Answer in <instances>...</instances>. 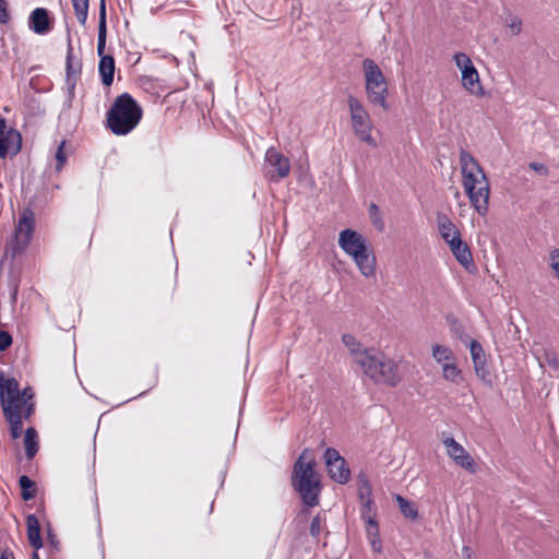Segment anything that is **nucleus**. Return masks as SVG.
Wrapping results in <instances>:
<instances>
[{"label":"nucleus","mask_w":559,"mask_h":559,"mask_svg":"<svg viewBox=\"0 0 559 559\" xmlns=\"http://www.w3.org/2000/svg\"><path fill=\"white\" fill-rule=\"evenodd\" d=\"M432 357L438 362L449 361V360H452L454 358L453 357V353H452V350L449 347L443 346V345H438V344L432 346Z\"/></svg>","instance_id":"obj_32"},{"label":"nucleus","mask_w":559,"mask_h":559,"mask_svg":"<svg viewBox=\"0 0 559 559\" xmlns=\"http://www.w3.org/2000/svg\"><path fill=\"white\" fill-rule=\"evenodd\" d=\"M21 496L23 500L28 501L36 495V484L28 476L23 475L19 479Z\"/></svg>","instance_id":"obj_29"},{"label":"nucleus","mask_w":559,"mask_h":559,"mask_svg":"<svg viewBox=\"0 0 559 559\" xmlns=\"http://www.w3.org/2000/svg\"><path fill=\"white\" fill-rule=\"evenodd\" d=\"M321 532V518L316 515L310 523V534L312 537H318Z\"/></svg>","instance_id":"obj_42"},{"label":"nucleus","mask_w":559,"mask_h":559,"mask_svg":"<svg viewBox=\"0 0 559 559\" xmlns=\"http://www.w3.org/2000/svg\"><path fill=\"white\" fill-rule=\"evenodd\" d=\"M19 399L22 400V404H26L25 420H28L35 413V393L31 386L19 390Z\"/></svg>","instance_id":"obj_27"},{"label":"nucleus","mask_w":559,"mask_h":559,"mask_svg":"<svg viewBox=\"0 0 559 559\" xmlns=\"http://www.w3.org/2000/svg\"><path fill=\"white\" fill-rule=\"evenodd\" d=\"M16 295H17V286H15V287H14L13 293H12V299H13V301H15V300H16Z\"/></svg>","instance_id":"obj_50"},{"label":"nucleus","mask_w":559,"mask_h":559,"mask_svg":"<svg viewBox=\"0 0 559 559\" xmlns=\"http://www.w3.org/2000/svg\"><path fill=\"white\" fill-rule=\"evenodd\" d=\"M462 556L464 559H476L471 547L464 546L462 548Z\"/></svg>","instance_id":"obj_46"},{"label":"nucleus","mask_w":559,"mask_h":559,"mask_svg":"<svg viewBox=\"0 0 559 559\" xmlns=\"http://www.w3.org/2000/svg\"><path fill=\"white\" fill-rule=\"evenodd\" d=\"M469 350L473 362L486 359L484 348L478 341L473 340L471 342Z\"/></svg>","instance_id":"obj_36"},{"label":"nucleus","mask_w":559,"mask_h":559,"mask_svg":"<svg viewBox=\"0 0 559 559\" xmlns=\"http://www.w3.org/2000/svg\"><path fill=\"white\" fill-rule=\"evenodd\" d=\"M27 525V539L29 545L37 551L43 547V539L40 536V525L35 514H28L26 516Z\"/></svg>","instance_id":"obj_23"},{"label":"nucleus","mask_w":559,"mask_h":559,"mask_svg":"<svg viewBox=\"0 0 559 559\" xmlns=\"http://www.w3.org/2000/svg\"><path fill=\"white\" fill-rule=\"evenodd\" d=\"M476 376L485 383L490 384L491 378L486 359L473 362Z\"/></svg>","instance_id":"obj_33"},{"label":"nucleus","mask_w":559,"mask_h":559,"mask_svg":"<svg viewBox=\"0 0 559 559\" xmlns=\"http://www.w3.org/2000/svg\"><path fill=\"white\" fill-rule=\"evenodd\" d=\"M355 264L358 267L360 274L366 278L376 276L377 260L370 247L366 249V252H362L358 255V258L355 260Z\"/></svg>","instance_id":"obj_18"},{"label":"nucleus","mask_w":559,"mask_h":559,"mask_svg":"<svg viewBox=\"0 0 559 559\" xmlns=\"http://www.w3.org/2000/svg\"><path fill=\"white\" fill-rule=\"evenodd\" d=\"M324 460L330 477L338 483L346 484L350 479V471L344 457L334 448H328L324 452Z\"/></svg>","instance_id":"obj_10"},{"label":"nucleus","mask_w":559,"mask_h":559,"mask_svg":"<svg viewBox=\"0 0 559 559\" xmlns=\"http://www.w3.org/2000/svg\"><path fill=\"white\" fill-rule=\"evenodd\" d=\"M436 221L439 234L445 242H450L451 238L461 236L460 230L447 214L438 212Z\"/></svg>","instance_id":"obj_19"},{"label":"nucleus","mask_w":559,"mask_h":559,"mask_svg":"<svg viewBox=\"0 0 559 559\" xmlns=\"http://www.w3.org/2000/svg\"><path fill=\"white\" fill-rule=\"evenodd\" d=\"M453 59H454L456 67L461 70V72L464 69L468 68L471 64H473L471 58L464 52H456L453 56Z\"/></svg>","instance_id":"obj_38"},{"label":"nucleus","mask_w":559,"mask_h":559,"mask_svg":"<svg viewBox=\"0 0 559 559\" xmlns=\"http://www.w3.org/2000/svg\"><path fill=\"white\" fill-rule=\"evenodd\" d=\"M447 447L448 455L462 468L469 473H476L477 465L471 454L455 441L454 438L450 437L443 441Z\"/></svg>","instance_id":"obj_12"},{"label":"nucleus","mask_w":559,"mask_h":559,"mask_svg":"<svg viewBox=\"0 0 559 559\" xmlns=\"http://www.w3.org/2000/svg\"><path fill=\"white\" fill-rule=\"evenodd\" d=\"M3 416L10 426V435L12 439H19L23 432V420H25L26 404H22V400L12 397L1 404Z\"/></svg>","instance_id":"obj_9"},{"label":"nucleus","mask_w":559,"mask_h":559,"mask_svg":"<svg viewBox=\"0 0 559 559\" xmlns=\"http://www.w3.org/2000/svg\"><path fill=\"white\" fill-rule=\"evenodd\" d=\"M12 336L7 331L0 330V352L7 350L12 345Z\"/></svg>","instance_id":"obj_41"},{"label":"nucleus","mask_w":559,"mask_h":559,"mask_svg":"<svg viewBox=\"0 0 559 559\" xmlns=\"http://www.w3.org/2000/svg\"><path fill=\"white\" fill-rule=\"evenodd\" d=\"M359 496H360V500H361L362 502H365V501H366V499H367V492H362V491H361Z\"/></svg>","instance_id":"obj_51"},{"label":"nucleus","mask_w":559,"mask_h":559,"mask_svg":"<svg viewBox=\"0 0 559 559\" xmlns=\"http://www.w3.org/2000/svg\"><path fill=\"white\" fill-rule=\"evenodd\" d=\"M365 512H366V514H372L376 518V512L372 509L371 490L369 487L367 488V499L365 502H362V511H361L362 519H364Z\"/></svg>","instance_id":"obj_40"},{"label":"nucleus","mask_w":559,"mask_h":559,"mask_svg":"<svg viewBox=\"0 0 559 559\" xmlns=\"http://www.w3.org/2000/svg\"><path fill=\"white\" fill-rule=\"evenodd\" d=\"M28 27L38 35L49 33L52 28V20L49 16V11L45 8H36L33 10L28 16Z\"/></svg>","instance_id":"obj_13"},{"label":"nucleus","mask_w":559,"mask_h":559,"mask_svg":"<svg viewBox=\"0 0 559 559\" xmlns=\"http://www.w3.org/2000/svg\"><path fill=\"white\" fill-rule=\"evenodd\" d=\"M19 390L17 380L0 371V404H4L7 400L19 396Z\"/></svg>","instance_id":"obj_21"},{"label":"nucleus","mask_w":559,"mask_h":559,"mask_svg":"<svg viewBox=\"0 0 559 559\" xmlns=\"http://www.w3.org/2000/svg\"><path fill=\"white\" fill-rule=\"evenodd\" d=\"M369 215L373 222V225L379 229L382 230L384 227L383 221L380 216V209L377 204L371 203L368 209Z\"/></svg>","instance_id":"obj_37"},{"label":"nucleus","mask_w":559,"mask_h":559,"mask_svg":"<svg viewBox=\"0 0 559 559\" xmlns=\"http://www.w3.org/2000/svg\"><path fill=\"white\" fill-rule=\"evenodd\" d=\"M81 62L73 60V48L71 43L70 31L68 29V50H67V62H66V71H67V83L70 87L74 88L75 83L81 73Z\"/></svg>","instance_id":"obj_17"},{"label":"nucleus","mask_w":559,"mask_h":559,"mask_svg":"<svg viewBox=\"0 0 559 559\" xmlns=\"http://www.w3.org/2000/svg\"><path fill=\"white\" fill-rule=\"evenodd\" d=\"M265 177L272 182L288 177L290 173V162L288 157L283 155L277 148H267L264 157Z\"/></svg>","instance_id":"obj_8"},{"label":"nucleus","mask_w":559,"mask_h":559,"mask_svg":"<svg viewBox=\"0 0 559 559\" xmlns=\"http://www.w3.org/2000/svg\"><path fill=\"white\" fill-rule=\"evenodd\" d=\"M48 540L50 542V544L52 546H56L57 545V537L56 535L51 532V530L49 528L48 530Z\"/></svg>","instance_id":"obj_49"},{"label":"nucleus","mask_w":559,"mask_h":559,"mask_svg":"<svg viewBox=\"0 0 559 559\" xmlns=\"http://www.w3.org/2000/svg\"><path fill=\"white\" fill-rule=\"evenodd\" d=\"M73 9L78 21L85 24L88 13V0H72Z\"/></svg>","instance_id":"obj_31"},{"label":"nucleus","mask_w":559,"mask_h":559,"mask_svg":"<svg viewBox=\"0 0 559 559\" xmlns=\"http://www.w3.org/2000/svg\"><path fill=\"white\" fill-rule=\"evenodd\" d=\"M24 444H25L26 456L28 459H33L38 451V436H37V431L35 428L28 427L25 430Z\"/></svg>","instance_id":"obj_26"},{"label":"nucleus","mask_w":559,"mask_h":559,"mask_svg":"<svg viewBox=\"0 0 559 559\" xmlns=\"http://www.w3.org/2000/svg\"><path fill=\"white\" fill-rule=\"evenodd\" d=\"M32 559H40V558H39V555H38V552H37V551H34V552L32 554Z\"/></svg>","instance_id":"obj_52"},{"label":"nucleus","mask_w":559,"mask_h":559,"mask_svg":"<svg viewBox=\"0 0 559 559\" xmlns=\"http://www.w3.org/2000/svg\"><path fill=\"white\" fill-rule=\"evenodd\" d=\"M67 144V141L66 140H62L59 145H58V148L56 151V154H55V157H56V171H60L66 162H67V154L64 152V146Z\"/></svg>","instance_id":"obj_35"},{"label":"nucleus","mask_w":559,"mask_h":559,"mask_svg":"<svg viewBox=\"0 0 559 559\" xmlns=\"http://www.w3.org/2000/svg\"><path fill=\"white\" fill-rule=\"evenodd\" d=\"M338 246L344 252H354L356 249L368 248L366 238L356 230L344 229L338 236Z\"/></svg>","instance_id":"obj_14"},{"label":"nucleus","mask_w":559,"mask_h":559,"mask_svg":"<svg viewBox=\"0 0 559 559\" xmlns=\"http://www.w3.org/2000/svg\"><path fill=\"white\" fill-rule=\"evenodd\" d=\"M98 72L102 83L105 86H110L114 82L115 75V59L112 56H102L98 64Z\"/></svg>","instance_id":"obj_24"},{"label":"nucleus","mask_w":559,"mask_h":559,"mask_svg":"<svg viewBox=\"0 0 559 559\" xmlns=\"http://www.w3.org/2000/svg\"><path fill=\"white\" fill-rule=\"evenodd\" d=\"M462 84L472 95L483 96L484 88L480 84L479 74L474 64L464 69L462 72Z\"/></svg>","instance_id":"obj_16"},{"label":"nucleus","mask_w":559,"mask_h":559,"mask_svg":"<svg viewBox=\"0 0 559 559\" xmlns=\"http://www.w3.org/2000/svg\"><path fill=\"white\" fill-rule=\"evenodd\" d=\"M395 500L399 504L400 511L402 512V514L405 518H407L412 521L417 519L418 511H417V508L414 502L408 501L407 499H405L404 497H402L400 495H396Z\"/></svg>","instance_id":"obj_28"},{"label":"nucleus","mask_w":559,"mask_h":559,"mask_svg":"<svg viewBox=\"0 0 559 559\" xmlns=\"http://www.w3.org/2000/svg\"><path fill=\"white\" fill-rule=\"evenodd\" d=\"M310 450L304 449L293 466L292 486L299 493L302 503L307 507L319 504L321 491L320 476L317 474L316 461L310 457Z\"/></svg>","instance_id":"obj_2"},{"label":"nucleus","mask_w":559,"mask_h":559,"mask_svg":"<svg viewBox=\"0 0 559 559\" xmlns=\"http://www.w3.org/2000/svg\"><path fill=\"white\" fill-rule=\"evenodd\" d=\"M447 243L450 247L452 254L462 266L466 270H468L469 266H474L471 249L468 245L462 240L461 236L457 238H451L450 242Z\"/></svg>","instance_id":"obj_15"},{"label":"nucleus","mask_w":559,"mask_h":559,"mask_svg":"<svg viewBox=\"0 0 559 559\" xmlns=\"http://www.w3.org/2000/svg\"><path fill=\"white\" fill-rule=\"evenodd\" d=\"M549 265L556 278L559 280V249L549 252Z\"/></svg>","instance_id":"obj_39"},{"label":"nucleus","mask_w":559,"mask_h":559,"mask_svg":"<svg viewBox=\"0 0 559 559\" xmlns=\"http://www.w3.org/2000/svg\"><path fill=\"white\" fill-rule=\"evenodd\" d=\"M362 71L368 102L386 111L389 109V88L382 70L372 59L366 58L362 61Z\"/></svg>","instance_id":"obj_5"},{"label":"nucleus","mask_w":559,"mask_h":559,"mask_svg":"<svg viewBox=\"0 0 559 559\" xmlns=\"http://www.w3.org/2000/svg\"><path fill=\"white\" fill-rule=\"evenodd\" d=\"M463 187L472 206L479 215L488 211L489 183L479 163L465 150L460 152Z\"/></svg>","instance_id":"obj_1"},{"label":"nucleus","mask_w":559,"mask_h":559,"mask_svg":"<svg viewBox=\"0 0 559 559\" xmlns=\"http://www.w3.org/2000/svg\"><path fill=\"white\" fill-rule=\"evenodd\" d=\"M366 249H356L354 250V252L349 251V252H345L347 255H349L354 261L358 258V255L362 252H366Z\"/></svg>","instance_id":"obj_47"},{"label":"nucleus","mask_w":559,"mask_h":559,"mask_svg":"<svg viewBox=\"0 0 559 559\" xmlns=\"http://www.w3.org/2000/svg\"><path fill=\"white\" fill-rule=\"evenodd\" d=\"M21 141L20 132L8 127L5 119L0 116V158L16 155L21 148Z\"/></svg>","instance_id":"obj_11"},{"label":"nucleus","mask_w":559,"mask_h":559,"mask_svg":"<svg viewBox=\"0 0 559 559\" xmlns=\"http://www.w3.org/2000/svg\"><path fill=\"white\" fill-rule=\"evenodd\" d=\"M0 559H15L14 556H13V552L9 551V550H3L0 555Z\"/></svg>","instance_id":"obj_48"},{"label":"nucleus","mask_w":559,"mask_h":559,"mask_svg":"<svg viewBox=\"0 0 559 559\" xmlns=\"http://www.w3.org/2000/svg\"><path fill=\"white\" fill-rule=\"evenodd\" d=\"M343 344L348 348L352 356L354 357V361L360 366V359L362 356H368L373 348H364L361 343L352 334L346 333L342 336Z\"/></svg>","instance_id":"obj_22"},{"label":"nucleus","mask_w":559,"mask_h":559,"mask_svg":"<svg viewBox=\"0 0 559 559\" xmlns=\"http://www.w3.org/2000/svg\"><path fill=\"white\" fill-rule=\"evenodd\" d=\"M442 376L445 380L459 384L462 380L461 370L453 362H445L442 367Z\"/></svg>","instance_id":"obj_30"},{"label":"nucleus","mask_w":559,"mask_h":559,"mask_svg":"<svg viewBox=\"0 0 559 559\" xmlns=\"http://www.w3.org/2000/svg\"><path fill=\"white\" fill-rule=\"evenodd\" d=\"M106 34H107L106 3H105V0H100L98 37H97V53L100 58H102V56H105L104 51H105V45H106Z\"/></svg>","instance_id":"obj_25"},{"label":"nucleus","mask_w":559,"mask_h":559,"mask_svg":"<svg viewBox=\"0 0 559 559\" xmlns=\"http://www.w3.org/2000/svg\"><path fill=\"white\" fill-rule=\"evenodd\" d=\"M142 116L139 103L129 93H123L115 98L107 111V127L116 135H127L136 128Z\"/></svg>","instance_id":"obj_3"},{"label":"nucleus","mask_w":559,"mask_h":559,"mask_svg":"<svg viewBox=\"0 0 559 559\" xmlns=\"http://www.w3.org/2000/svg\"><path fill=\"white\" fill-rule=\"evenodd\" d=\"M546 361L555 370L559 368V360L554 354H546Z\"/></svg>","instance_id":"obj_45"},{"label":"nucleus","mask_w":559,"mask_h":559,"mask_svg":"<svg viewBox=\"0 0 559 559\" xmlns=\"http://www.w3.org/2000/svg\"><path fill=\"white\" fill-rule=\"evenodd\" d=\"M506 26L510 29L511 34L516 36L522 32V20L513 14H508L504 19Z\"/></svg>","instance_id":"obj_34"},{"label":"nucleus","mask_w":559,"mask_h":559,"mask_svg":"<svg viewBox=\"0 0 559 559\" xmlns=\"http://www.w3.org/2000/svg\"><path fill=\"white\" fill-rule=\"evenodd\" d=\"M528 167L542 176H547L549 173L547 166L543 163L532 162L528 164Z\"/></svg>","instance_id":"obj_43"},{"label":"nucleus","mask_w":559,"mask_h":559,"mask_svg":"<svg viewBox=\"0 0 559 559\" xmlns=\"http://www.w3.org/2000/svg\"><path fill=\"white\" fill-rule=\"evenodd\" d=\"M362 359L359 360V367L374 383L396 386L401 382L397 365L384 354L372 349L368 356H362Z\"/></svg>","instance_id":"obj_4"},{"label":"nucleus","mask_w":559,"mask_h":559,"mask_svg":"<svg viewBox=\"0 0 559 559\" xmlns=\"http://www.w3.org/2000/svg\"><path fill=\"white\" fill-rule=\"evenodd\" d=\"M347 105L350 114L352 129L355 135L369 146L377 147L378 143L372 136L373 123L364 104L357 97L349 95Z\"/></svg>","instance_id":"obj_6"},{"label":"nucleus","mask_w":559,"mask_h":559,"mask_svg":"<svg viewBox=\"0 0 559 559\" xmlns=\"http://www.w3.org/2000/svg\"><path fill=\"white\" fill-rule=\"evenodd\" d=\"M9 21L8 3L5 0H0V24H5Z\"/></svg>","instance_id":"obj_44"},{"label":"nucleus","mask_w":559,"mask_h":559,"mask_svg":"<svg viewBox=\"0 0 559 559\" xmlns=\"http://www.w3.org/2000/svg\"><path fill=\"white\" fill-rule=\"evenodd\" d=\"M364 521L366 523V535L372 550L374 552H381L382 543L380 539L378 522L372 514H366V512L364 513Z\"/></svg>","instance_id":"obj_20"},{"label":"nucleus","mask_w":559,"mask_h":559,"mask_svg":"<svg viewBox=\"0 0 559 559\" xmlns=\"http://www.w3.org/2000/svg\"><path fill=\"white\" fill-rule=\"evenodd\" d=\"M34 226V213L32 210L25 209L22 212L17 226L15 227L14 238L12 242L7 247V254L15 258L19 253L24 251L32 239Z\"/></svg>","instance_id":"obj_7"}]
</instances>
